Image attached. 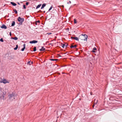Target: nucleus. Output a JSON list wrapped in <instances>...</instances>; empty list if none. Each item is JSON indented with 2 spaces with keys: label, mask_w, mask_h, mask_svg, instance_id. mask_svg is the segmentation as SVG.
Instances as JSON below:
<instances>
[{
  "label": "nucleus",
  "mask_w": 122,
  "mask_h": 122,
  "mask_svg": "<svg viewBox=\"0 0 122 122\" xmlns=\"http://www.w3.org/2000/svg\"><path fill=\"white\" fill-rule=\"evenodd\" d=\"M18 21L20 22L19 24L20 25H21L24 21V19L23 18H21L20 17H19L18 18Z\"/></svg>",
  "instance_id": "f03ea898"
},
{
  "label": "nucleus",
  "mask_w": 122,
  "mask_h": 122,
  "mask_svg": "<svg viewBox=\"0 0 122 122\" xmlns=\"http://www.w3.org/2000/svg\"><path fill=\"white\" fill-rule=\"evenodd\" d=\"M0 27L1 28L4 29H6L7 28L6 26L4 24L2 25V26H1Z\"/></svg>",
  "instance_id": "423d86ee"
},
{
  "label": "nucleus",
  "mask_w": 122,
  "mask_h": 122,
  "mask_svg": "<svg viewBox=\"0 0 122 122\" xmlns=\"http://www.w3.org/2000/svg\"><path fill=\"white\" fill-rule=\"evenodd\" d=\"M84 36H85L86 37L85 39H87V36L86 34H81V35L79 36L80 38H82Z\"/></svg>",
  "instance_id": "7ed1b4c3"
},
{
  "label": "nucleus",
  "mask_w": 122,
  "mask_h": 122,
  "mask_svg": "<svg viewBox=\"0 0 122 122\" xmlns=\"http://www.w3.org/2000/svg\"><path fill=\"white\" fill-rule=\"evenodd\" d=\"M29 4V3L28 2H26V5H28Z\"/></svg>",
  "instance_id": "c85d7f7f"
},
{
  "label": "nucleus",
  "mask_w": 122,
  "mask_h": 122,
  "mask_svg": "<svg viewBox=\"0 0 122 122\" xmlns=\"http://www.w3.org/2000/svg\"><path fill=\"white\" fill-rule=\"evenodd\" d=\"M11 39H13L15 40H17L18 39V38L16 37H11Z\"/></svg>",
  "instance_id": "f8f14e48"
},
{
  "label": "nucleus",
  "mask_w": 122,
  "mask_h": 122,
  "mask_svg": "<svg viewBox=\"0 0 122 122\" xmlns=\"http://www.w3.org/2000/svg\"><path fill=\"white\" fill-rule=\"evenodd\" d=\"M30 63V61H29L27 63V64H28V65L29 64V65H31V64Z\"/></svg>",
  "instance_id": "a878e982"
},
{
  "label": "nucleus",
  "mask_w": 122,
  "mask_h": 122,
  "mask_svg": "<svg viewBox=\"0 0 122 122\" xmlns=\"http://www.w3.org/2000/svg\"><path fill=\"white\" fill-rule=\"evenodd\" d=\"M53 7V6H51L50 8V9H49L48 11H50L52 8Z\"/></svg>",
  "instance_id": "b1692460"
},
{
  "label": "nucleus",
  "mask_w": 122,
  "mask_h": 122,
  "mask_svg": "<svg viewBox=\"0 0 122 122\" xmlns=\"http://www.w3.org/2000/svg\"><path fill=\"white\" fill-rule=\"evenodd\" d=\"M74 39L76 40L77 41H79V39L78 38L76 37H74Z\"/></svg>",
  "instance_id": "a211bd4d"
},
{
  "label": "nucleus",
  "mask_w": 122,
  "mask_h": 122,
  "mask_svg": "<svg viewBox=\"0 0 122 122\" xmlns=\"http://www.w3.org/2000/svg\"><path fill=\"white\" fill-rule=\"evenodd\" d=\"M10 3L12 5L14 6H15L17 5L15 3L13 2H10Z\"/></svg>",
  "instance_id": "9b49d317"
},
{
  "label": "nucleus",
  "mask_w": 122,
  "mask_h": 122,
  "mask_svg": "<svg viewBox=\"0 0 122 122\" xmlns=\"http://www.w3.org/2000/svg\"><path fill=\"white\" fill-rule=\"evenodd\" d=\"M80 38L81 39L84 38Z\"/></svg>",
  "instance_id": "e433bc0d"
},
{
  "label": "nucleus",
  "mask_w": 122,
  "mask_h": 122,
  "mask_svg": "<svg viewBox=\"0 0 122 122\" xmlns=\"http://www.w3.org/2000/svg\"><path fill=\"white\" fill-rule=\"evenodd\" d=\"M15 24V21H13L12 23H11V26H14Z\"/></svg>",
  "instance_id": "4468645a"
},
{
  "label": "nucleus",
  "mask_w": 122,
  "mask_h": 122,
  "mask_svg": "<svg viewBox=\"0 0 122 122\" xmlns=\"http://www.w3.org/2000/svg\"><path fill=\"white\" fill-rule=\"evenodd\" d=\"M0 41L1 42H3L4 41L3 40V39L2 38H1L0 39Z\"/></svg>",
  "instance_id": "393cba45"
},
{
  "label": "nucleus",
  "mask_w": 122,
  "mask_h": 122,
  "mask_svg": "<svg viewBox=\"0 0 122 122\" xmlns=\"http://www.w3.org/2000/svg\"><path fill=\"white\" fill-rule=\"evenodd\" d=\"M35 25H37V23L36 22L35 23Z\"/></svg>",
  "instance_id": "473e14b6"
},
{
  "label": "nucleus",
  "mask_w": 122,
  "mask_h": 122,
  "mask_svg": "<svg viewBox=\"0 0 122 122\" xmlns=\"http://www.w3.org/2000/svg\"><path fill=\"white\" fill-rule=\"evenodd\" d=\"M77 46L76 45H75L74 46L71 45L70 47L71 48H76V47Z\"/></svg>",
  "instance_id": "dca6fc26"
},
{
  "label": "nucleus",
  "mask_w": 122,
  "mask_h": 122,
  "mask_svg": "<svg viewBox=\"0 0 122 122\" xmlns=\"http://www.w3.org/2000/svg\"><path fill=\"white\" fill-rule=\"evenodd\" d=\"M33 63V62H31V64H32V63Z\"/></svg>",
  "instance_id": "c9c22d12"
},
{
  "label": "nucleus",
  "mask_w": 122,
  "mask_h": 122,
  "mask_svg": "<svg viewBox=\"0 0 122 122\" xmlns=\"http://www.w3.org/2000/svg\"><path fill=\"white\" fill-rule=\"evenodd\" d=\"M69 3H70L71 4V1H69Z\"/></svg>",
  "instance_id": "72a5a7b5"
},
{
  "label": "nucleus",
  "mask_w": 122,
  "mask_h": 122,
  "mask_svg": "<svg viewBox=\"0 0 122 122\" xmlns=\"http://www.w3.org/2000/svg\"><path fill=\"white\" fill-rule=\"evenodd\" d=\"M14 11L16 14H17V12L16 10L14 9Z\"/></svg>",
  "instance_id": "4be33fe9"
},
{
  "label": "nucleus",
  "mask_w": 122,
  "mask_h": 122,
  "mask_svg": "<svg viewBox=\"0 0 122 122\" xmlns=\"http://www.w3.org/2000/svg\"><path fill=\"white\" fill-rule=\"evenodd\" d=\"M18 45H16V46L14 48V49L15 50H17V48H18Z\"/></svg>",
  "instance_id": "aec40b11"
},
{
  "label": "nucleus",
  "mask_w": 122,
  "mask_h": 122,
  "mask_svg": "<svg viewBox=\"0 0 122 122\" xmlns=\"http://www.w3.org/2000/svg\"><path fill=\"white\" fill-rule=\"evenodd\" d=\"M74 23L75 24L77 23L76 20L75 19H74Z\"/></svg>",
  "instance_id": "bb28decb"
},
{
  "label": "nucleus",
  "mask_w": 122,
  "mask_h": 122,
  "mask_svg": "<svg viewBox=\"0 0 122 122\" xmlns=\"http://www.w3.org/2000/svg\"><path fill=\"white\" fill-rule=\"evenodd\" d=\"M10 36H11V32H10Z\"/></svg>",
  "instance_id": "7c9ffc66"
},
{
  "label": "nucleus",
  "mask_w": 122,
  "mask_h": 122,
  "mask_svg": "<svg viewBox=\"0 0 122 122\" xmlns=\"http://www.w3.org/2000/svg\"><path fill=\"white\" fill-rule=\"evenodd\" d=\"M41 4H40L38 5L36 7V9H37L38 8H39L41 6Z\"/></svg>",
  "instance_id": "f3484780"
},
{
  "label": "nucleus",
  "mask_w": 122,
  "mask_h": 122,
  "mask_svg": "<svg viewBox=\"0 0 122 122\" xmlns=\"http://www.w3.org/2000/svg\"><path fill=\"white\" fill-rule=\"evenodd\" d=\"M45 11H44V13H45Z\"/></svg>",
  "instance_id": "4c0bfd02"
},
{
  "label": "nucleus",
  "mask_w": 122,
  "mask_h": 122,
  "mask_svg": "<svg viewBox=\"0 0 122 122\" xmlns=\"http://www.w3.org/2000/svg\"><path fill=\"white\" fill-rule=\"evenodd\" d=\"M67 3L68 4H69V2H67Z\"/></svg>",
  "instance_id": "ea45409f"
},
{
  "label": "nucleus",
  "mask_w": 122,
  "mask_h": 122,
  "mask_svg": "<svg viewBox=\"0 0 122 122\" xmlns=\"http://www.w3.org/2000/svg\"><path fill=\"white\" fill-rule=\"evenodd\" d=\"M1 83H3L4 84H5L6 83H9V82L7 81L5 79H4L2 80V81H0Z\"/></svg>",
  "instance_id": "20e7f679"
},
{
  "label": "nucleus",
  "mask_w": 122,
  "mask_h": 122,
  "mask_svg": "<svg viewBox=\"0 0 122 122\" xmlns=\"http://www.w3.org/2000/svg\"><path fill=\"white\" fill-rule=\"evenodd\" d=\"M38 42V41H37L36 40H33L32 41H30L29 43L30 44H33V43H36Z\"/></svg>",
  "instance_id": "39448f33"
},
{
  "label": "nucleus",
  "mask_w": 122,
  "mask_h": 122,
  "mask_svg": "<svg viewBox=\"0 0 122 122\" xmlns=\"http://www.w3.org/2000/svg\"><path fill=\"white\" fill-rule=\"evenodd\" d=\"M50 60L52 61H56L57 59H49Z\"/></svg>",
  "instance_id": "412c9836"
},
{
  "label": "nucleus",
  "mask_w": 122,
  "mask_h": 122,
  "mask_svg": "<svg viewBox=\"0 0 122 122\" xmlns=\"http://www.w3.org/2000/svg\"><path fill=\"white\" fill-rule=\"evenodd\" d=\"M36 50V47H34V48L33 51H35Z\"/></svg>",
  "instance_id": "5701e85b"
},
{
  "label": "nucleus",
  "mask_w": 122,
  "mask_h": 122,
  "mask_svg": "<svg viewBox=\"0 0 122 122\" xmlns=\"http://www.w3.org/2000/svg\"><path fill=\"white\" fill-rule=\"evenodd\" d=\"M36 22L37 23L38 22L39 23L40 22V21L39 20H38L37 21H36Z\"/></svg>",
  "instance_id": "c756f323"
},
{
  "label": "nucleus",
  "mask_w": 122,
  "mask_h": 122,
  "mask_svg": "<svg viewBox=\"0 0 122 122\" xmlns=\"http://www.w3.org/2000/svg\"><path fill=\"white\" fill-rule=\"evenodd\" d=\"M46 3H43L42 5V6L41 7V9H42L43 8H44L46 6Z\"/></svg>",
  "instance_id": "6e6552de"
},
{
  "label": "nucleus",
  "mask_w": 122,
  "mask_h": 122,
  "mask_svg": "<svg viewBox=\"0 0 122 122\" xmlns=\"http://www.w3.org/2000/svg\"><path fill=\"white\" fill-rule=\"evenodd\" d=\"M86 37L84 36L82 38H82V39H81V40H83L84 41H85V40H87V39H85V37Z\"/></svg>",
  "instance_id": "6ab92c4d"
},
{
  "label": "nucleus",
  "mask_w": 122,
  "mask_h": 122,
  "mask_svg": "<svg viewBox=\"0 0 122 122\" xmlns=\"http://www.w3.org/2000/svg\"><path fill=\"white\" fill-rule=\"evenodd\" d=\"M61 45H62V46L63 48H64L65 47H66L67 46V44H61Z\"/></svg>",
  "instance_id": "1a4fd4ad"
},
{
  "label": "nucleus",
  "mask_w": 122,
  "mask_h": 122,
  "mask_svg": "<svg viewBox=\"0 0 122 122\" xmlns=\"http://www.w3.org/2000/svg\"><path fill=\"white\" fill-rule=\"evenodd\" d=\"M51 34V33H50L49 34Z\"/></svg>",
  "instance_id": "58836bf2"
},
{
  "label": "nucleus",
  "mask_w": 122,
  "mask_h": 122,
  "mask_svg": "<svg viewBox=\"0 0 122 122\" xmlns=\"http://www.w3.org/2000/svg\"><path fill=\"white\" fill-rule=\"evenodd\" d=\"M74 37H71V39H74Z\"/></svg>",
  "instance_id": "2f4dec72"
},
{
  "label": "nucleus",
  "mask_w": 122,
  "mask_h": 122,
  "mask_svg": "<svg viewBox=\"0 0 122 122\" xmlns=\"http://www.w3.org/2000/svg\"><path fill=\"white\" fill-rule=\"evenodd\" d=\"M4 95H2L0 97V100L4 99Z\"/></svg>",
  "instance_id": "ddd939ff"
},
{
  "label": "nucleus",
  "mask_w": 122,
  "mask_h": 122,
  "mask_svg": "<svg viewBox=\"0 0 122 122\" xmlns=\"http://www.w3.org/2000/svg\"><path fill=\"white\" fill-rule=\"evenodd\" d=\"M97 50V48L96 47H94L93 49V50L92 51V52H95L96 51H95Z\"/></svg>",
  "instance_id": "2eb2a0df"
},
{
  "label": "nucleus",
  "mask_w": 122,
  "mask_h": 122,
  "mask_svg": "<svg viewBox=\"0 0 122 122\" xmlns=\"http://www.w3.org/2000/svg\"><path fill=\"white\" fill-rule=\"evenodd\" d=\"M18 5H20V4L19 3V2H18Z\"/></svg>",
  "instance_id": "f704fd0d"
},
{
  "label": "nucleus",
  "mask_w": 122,
  "mask_h": 122,
  "mask_svg": "<svg viewBox=\"0 0 122 122\" xmlns=\"http://www.w3.org/2000/svg\"><path fill=\"white\" fill-rule=\"evenodd\" d=\"M23 7L24 9L26 8V6L25 5H23Z\"/></svg>",
  "instance_id": "cd10ccee"
},
{
  "label": "nucleus",
  "mask_w": 122,
  "mask_h": 122,
  "mask_svg": "<svg viewBox=\"0 0 122 122\" xmlns=\"http://www.w3.org/2000/svg\"><path fill=\"white\" fill-rule=\"evenodd\" d=\"M15 94L12 93L9 95V98L10 100L12 101L15 99Z\"/></svg>",
  "instance_id": "f257e3e1"
},
{
  "label": "nucleus",
  "mask_w": 122,
  "mask_h": 122,
  "mask_svg": "<svg viewBox=\"0 0 122 122\" xmlns=\"http://www.w3.org/2000/svg\"><path fill=\"white\" fill-rule=\"evenodd\" d=\"M25 44H24L23 45V48H22L21 49V51H24L25 48Z\"/></svg>",
  "instance_id": "0eeeda50"
},
{
  "label": "nucleus",
  "mask_w": 122,
  "mask_h": 122,
  "mask_svg": "<svg viewBox=\"0 0 122 122\" xmlns=\"http://www.w3.org/2000/svg\"><path fill=\"white\" fill-rule=\"evenodd\" d=\"M45 49L44 48L43 46H42L41 48L40 49V50L41 51H45Z\"/></svg>",
  "instance_id": "9d476101"
}]
</instances>
